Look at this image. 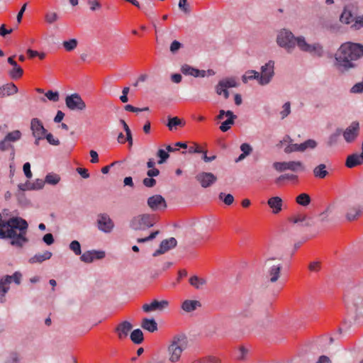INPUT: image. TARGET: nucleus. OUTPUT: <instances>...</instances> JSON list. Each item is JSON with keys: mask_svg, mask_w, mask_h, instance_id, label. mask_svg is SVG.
Listing matches in <instances>:
<instances>
[{"mask_svg": "<svg viewBox=\"0 0 363 363\" xmlns=\"http://www.w3.org/2000/svg\"><path fill=\"white\" fill-rule=\"evenodd\" d=\"M105 255V252L103 250H88L81 255L80 259L85 263H91L95 259L104 258Z\"/></svg>", "mask_w": 363, "mask_h": 363, "instance_id": "nucleus-18", "label": "nucleus"}, {"mask_svg": "<svg viewBox=\"0 0 363 363\" xmlns=\"http://www.w3.org/2000/svg\"><path fill=\"white\" fill-rule=\"evenodd\" d=\"M6 363H18V355L16 352L10 354L9 357L6 361Z\"/></svg>", "mask_w": 363, "mask_h": 363, "instance_id": "nucleus-64", "label": "nucleus"}, {"mask_svg": "<svg viewBox=\"0 0 363 363\" xmlns=\"http://www.w3.org/2000/svg\"><path fill=\"white\" fill-rule=\"evenodd\" d=\"M340 21L342 23H346V24H351V26L355 22V20L357 18H354L351 11L345 9L341 16H340Z\"/></svg>", "mask_w": 363, "mask_h": 363, "instance_id": "nucleus-37", "label": "nucleus"}, {"mask_svg": "<svg viewBox=\"0 0 363 363\" xmlns=\"http://www.w3.org/2000/svg\"><path fill=\"white\" fill-rule=\"evenodd\" d=\"M296 38L290 30L287 29H281L277 35V45L285 49L288 52H291L296 46Z\"/></svg>", "mask_w": 363, "mask_h": 363, "instance_id": "nucleus-7", "label": "nucleus"}, {"mask_svg": "<svg viewBox=\"0 0 363 363\" xmlns=\"http://www.w3.org/2000/svg\"><path fill=\"white\" fill-rule=\"evenodd\" d=\"M181 71L184 75H189L195 77H204L206 76V71L194 68L188 65H183L181 68Z\"/></svg>", "mask_w": 363, "mask_h": 363, "instance_id": "nucleus-24", "label": "nucleus"}, {"mask_svg": "<svg viewBox=\"0 0 363 363\" xmlns=\"http://www.w3.org/2000/svg\"><path fill=\"white\" fill-rule=\"evenodd\" d=\"M21 138V133L18 130L10 132L5 136V138L11 143L18 141Z\"/></svg>", "mask_w": 363, "mask_h": 363, "instance_id": "nucleus-44", "label": "nucleus"}, {"mask_svg": "<svg viewBox=\"0 0 363 363\" xmlns=\"http://www.w3.org/2000/svg\"><path fill=\"white\" fill-rule=\"evenodd\" d=\"M45 184V181L41 179H37L34 182L30 183L31 190L41 189Z\"/></svg>", "mask_w": 363, "mask_h": 363, "instance_id": "nucleus-53", "label": "nucleus"}, {"mask_svg": "<svg viewBox=\"0 0 363 363\" xmlns=\"http://www.w3.org/2000/svg\"><path fill=\"white\" fill-rule=\"evenodd\" d=\"M273 167L279 172L286 170L297 172L305 169L303 164L300 161L275 162L273 163Z\"/></svg>", "mask_w": 363, "mask_h": 363, "instance_id": "nucleus-11", "label": "nucleus"}, {"mask_svg": "<svg viewBox=\"0 0 363 363\" xmlns=\"http://www.w3.org/2000/svg\"><path fill=\"white\" fill-rule=\"evenodd\" d=\"M28 228L27 222L21 218L2 219L0 214V238H11V244L21 247L27 241L25 237Z\"/></svg>", "mask_w": 363, "mask_h": 363, "instance_id": "nucleus-2", "label": "nucleus"}, {"mask_svg": "<svg viewBox=\"0 0 363 363\" xmlns=\"http://www.w3.org/2000/svg\"><path fill=\"white\" fill-rule=\"evenodd\" d=\"M317 143L313 140H308L299 145L301 151H304L308 148L313 149L316 147Z\"/></svg>", "mask_w": 363, "mask_h": 363, "instance_id": "nucleus-48", "label": "nucleus"}, {"mask_svg": "<svg viewBox=\"0 0 363 363\" xmlns=\"http://www.w3.org/2000/svg\"><path fill=\"white\" fill-rule=\"evenodd\" d=\"M155 223L154 215L143 213L134 216L130 221V227L134 230H145L152 227Z\"/></svg>", "mask_w": 363, "mask_h": 363, "instance_id": "nucleus-8", "label": "nucleus"}, {"mask_svg": "<svg viewBox=\"0 0 363 363\" xmlns=\"http://www.w3.org/2000/svg\"><path fill=\"white\" fill-rule=\"evenodd\" d=\"M337 209L345 213V218L349 221L357 220L362 213V206L352 199H348L340 203Z\"/></svg>", "mask_w": 363, "mask_h": 363, "instance_id": "nucleus-5", "label": "nucleus"}, {"mask_svg": "<svg viewBox=\"0 0 363 363\" xmlns=\"http://www.w3.org/2000/svg\"><path fill=\"white\" fill-rule=\"evenodd\" d=\"M238 115H217L214 118L216 123H220V130L222 132H227L235 123Z\"/></svg>", "mask_w": 363, "mask_h": 363, "instance_id": "nucleus-15", "label": "nucleus"}, {"mask_svg": "<svg viewBox=\"0 0 363 363\" xmlns=\"http://www.w3.org/2000/svg\"><path fill=\"white\" fill-rule=\"evenodd\" d=\"M240 150H242V153L247 156L249 155L252 150L251 146L247 143H242L240 145Z\"/></svg>", "mask_w": 363, "mask_h": 363, "instance_id": "nucleus-63", "label": "nucleus"}, {"mask_svg": "<svg viewBox=\"0 0 363 363\" xmlns=\"http://www.w3.org/2000/svg\"><path fill=\"white\" fill-rule=\"evenodd\" d=\"M157 156L160 157L157 163L162 164L166 162V160L169 157V155L167 151H165L162 149H159L157 152Z\"/></svg>", "mask_w": 363, "mask_h": 363, "instance_id": "nucleus-46", "label": "nucleus"}, {"mask_svg": "<svg viewBox=\"0 0 363 363\" xmlns=\"http://www.w3.org/2000/svg\"><path fill=\"white\" fill-rule=\"evenodd\" d=\"M47 100L51 102H58L60 100V94L57 91L49 90L45 93L44 96L40 98L41 102L45 103Z\"/></svg>", "mask_w": 363, "mask_h": 363, "instance_id": "nucleus-30", "label": "nucleus"}, {"mask_svg": "<svg viewBox=\"0 0 363 363\" xmlns=\"http://www.w3.org/2000/svg\"><path fill=\"white\" fill-rule=\"evenodd\" d=\"M185 121L178 117L168 118L167 126L170 130H176L178 126L183 127L185 125Z\"/></svg>", "mask_w": 363, "mask_h": 363, "instance_id": "nucleus-34", "label": "nucleus"}, {"mask_svg": "<svg viewBox=\"0 0 363 363\" xmlns=\"http://www.w3.org/2000/svg\"><path fill=\"white\" fill-rule=\"evenodd\" d=\"M132 329V324L130 322L125 320L117 325V327L115 328V332L117 333V335L120 340H123L127 338L129 333Z\"/></svg>", "mask_w": 363, "mask_h": 363, "instance_id": "nucleus-21", "label": "nucleus"}, {"mask_svg": "<svg viewBox=\"0 0 363 363\" xmlns=\"http://www.w3.org/2000/svg\"><path fill=\"white\" fill-rule=\"evenodd\" d=\"M301 147L298 144H291L285 147L284 151L286 153H290L296 151H301Z\"/></svg>", "mask_w": 363, "mask_h": 363, "instance_id": "nucleus-61", "label": "nucleus"}, {"mask_svg": "<svg viewBox=\"0 0 363 363\" xmlns=\"http://www.w3.org/2000/svg\"><path fill=\"white\" fill-rule=\"evenodd\" d=\"M47 23L51 24L55 23L58 19V16L55 12H47L45 16Z\"/></svg>", "mask_w": 363, "mask_h": 363, "instance_id": "nucleus-52", "label": "nucleus"}, {"mask_svg": "<svg viewBox=\"0 0 363 363\" xmlns=\"http://www.w3.org/2000/svg\"><path fill=\"white\" fill-rule=\"evenodd\" d=\"M22 274L20 272H16L12 275H6L1 279L3 280L6 284H10L14 282L16 284L19 285L21 282Z\"/></svg>", "mask_w": 363, "mask_h": 363, "instance_id": "nucleus-27", "label": "nucleus"}, {"mask_svg": "<svg viewBox=\"0 0 363 363\" xmlns=\"http://www.w3.org/2000/svg\"><path fill=\"white\" fill-rule=\"evenodd\" d=\"M60 179V178L58 175L49 174L46 176L45 182L50 184H57Z\"/></svg>", "mask_w": 363, "mask_h": 363, "instance_id": "nucleus-54", "label": "nucleus"}, {"mask_svg": "<svg viewBox=\"0 0 363 363\" xmlns=\"http://www.w3.org/2000/svg\"><path fill=\"white\" fill-rule=\"evenodd\" d=\"M9 285L6 284L3 280H0V301L1 303L4 302V296L5 294L9 291Z\"/></svg>", "mask_w": 363, "mask_h": 363, "instance_id": "nucleus-47", "label": "nucleus"}, {"mask_svg": "<svg viewBox=\"0 0 363 363\" xmlns=\"http://www.w3.org/2000/svg\"><path fill=\"white\" fill-rule=\"evenodd\" d=\"M274 74V62L269 60L261 67V72H259V84L260 85L268 84Z\"/></svg>", "mask_w": 363, "mask_h": 363, "instance_id": "nucleus-10", "label": "nucleus"}, {"mask_svg": "<svg viewBox=\"0 0 363 363\" xmlns=\"http://www.w3.org/2000/svg\"><path fill=\"white\" fill-rule=\"evenodd\" d=\"M363 57V45L346 42L342 43L335 54L336 67L342 72L357 67V62Z\"/></svg>", "mask_w": 363, "mask_h": 363, "instance_id": "nucleus-1", "label": "nucleus"}, {"mask_svg": "<svg viewBox=\"0 0 363 363\" xmlns=\"http://www.w3.org/2000/svg\"><path fill=\"white\" fill-rule=\"evenodd\" d=\"M196 181L203 188H208L215 184L217 177L211 172H201L195 177Z\"/></svg>", "mask_w": 363, "mask_h": 363, "instance_id": "nucleus-16", "label": "nucleus"}, {"mask_svg": "<svg viewBox=\"0 0 363 363\" xmlns=\"http://www.w3.org/2000/svg\"><path fill=\"white\" fill-rule=\"evenodd\" d=\"M238 83L235 77H227L221 79L216 87V93L218 95H223L225 99L229 96L228 88L238 86Z\"/></svg>", "mask_w": 363, "mask_h": 363, "instance_id": "nucleus-13", "label": "nucleus"}, {"mask_svg": "<svg viewBox=\"0 0 363 363\" xmlns=\"http://www.w3.org/2000/svg\"><path fill=\"white\" fill-rule=\"evenodd\" d=\"M178 6L179 9L184 13H189L190 12L189 6L187 4V0H179Z\"/></svg>", "mask_w": 363, "mask_h": 363, "instance_id": "nucleus-59", "label": "nucleus"}, {"mask_svg": "<svg viewBox=\"0 0 363 363\" xmlns=\"http://www.w3.org/2000/svg\"><path fill=\"white\" fill-rule=\"evenodd\" d=\"M141 327L144 330H146L150 333H154V332L157 331L158 329L157 323L153 318H152V319L144 318L142 320Z\"/></svg>", "mask_w": 363, "mask_h": 363, "instance_id": "nucleus-29", "label": "nucleus"}, {"mask_svg": "<svg viewBox=\"0 0 363 363\" xmlns=\"http://www.w3.org/2000/svg\"><path fill=\"white\" fill-rule=\"evenodd\" d=\"M69 249L74 252L76 255H79L82 253L80 243L77 240H73L69 244Z\"/></svg>", "mask_w": 363, "mask_h": 363, "instance_id": "nucleus-51", "label": "nucleus"}, {"mask_svg": "<svg viewBox=\"0 0 363 363\" xmlns=\"http://www.w3.org/2000/svg\"><path fill=\"white\" fill-rule=\"evenodd\" d=\"M363 164V156L359 153H354L347 156L345 166L348 168H354Z\"/></svg>", "mask_w": 363, "mask_h": 363, "instance_id": "nucleus-23", "label": "nucleus"}, {"mask_svg": "<svg viewBox=\"0 0 363 363\" xmlns=\"http://www.w3.org/2000/svg\"><path fill=\"white\" fill-rule=\"evenodd\" d=\"M130 337L131 341L135 344H140L144 340L143 333L140 329L133 330L130 335Z\"/></svg>", "mask_w": 363, "mask_h": 363, "instance_id": "nucleus-38", "label": "nucleus"}, {"mask_svg": "<svg viewBox=\"0 0 363 363\" xmlns=\"http://www.w3.org/2000/svg\"><path fill=\"white\" fill-rule=\"evenodd\" d=\"M159 230H156L155 232H152L148 235L147 237L143 238H138L137 242L138 243H142V242H146L150 240H152L156 238V236L159 234Z\"/></svg>", "mask_w": 363, "mask_h": 363, "instance_id": "nucleus-55", "label": "nucleus"}, {"mask_svg": "<svg viewBox=\"0 0 363 363\" xmlns=\"http://www.w3.org/2000/svg\"><path fill=\"white\" fill-rule=\"evenodd\" d=\"M119 124L121 125H122V127L123 128V129L126 133V140L128 142L129 145L131 146L133 145V138H132L131 130H130L129 126L128 125V124L125 123V121L124 120H120Z\"/></svg>", "mask_w": 363, "mask_h": 363, "instance_id": "nucleus-43", "label": "nucleus"}, {"mask_svg": "<svg viewBox=\"0 0 363 363\" xmlns=\"http://www.w3.org/2000/svg\"><path fill=\"white\" fill-rule=\"evenodd\" d=\"M359 123L357 121H354L342 132V136L347 143H352L357 140L359 135Z\"/></svg>", "mask_w": 363, "mask_h": 363, "instance_id": "nucleus-12", "label": "nucleus"}, {"mask_svg": "<svg viewBox=\"0 0 363 363\" xmlns=\"http://www.w3.org/2000/svg\"><path fill=\"white\" fill-rule=\"evenodd\" d=\"M259 72L255 70H248L242 77L244 83H247L249 80L257 79L259 82Z\"/></svg>", "mask_w": 363, "mask_h": 363, "instance_id": "nucleus-40", "label": "nucleus"}, {"mask_svg": "<svg viewBox=\"0 0 363 363\" xmlns=\"http://www.w3.org/2000/svg\"><path fill=\"white\" fill-rule=\"evenodd\" d=\"M23 172L28 179L32 177V172L30 171V164L29 162H26L23 167Z\"/></svg>", "mask_w": 363, "mask_h": 363, "instance_id": "nucleus-62", "label": "nucleus"}, {"mask_svg": "<svg viewBox=\"0 0 363 363\" xmlns=\"http://www.w3.org/2000/svg\"><path fill=\"white\" fill-rule=\"evenodd\" d=\"M52 257V252L50 251H45L43 253H38L35 255L33 257H32L29 259V262L31 264L34 263H40L45 260L50 259Z\"/></svg>", "mask_w": 363, "mask_h": 363, "instance_id": "nucleus-32", "label": "nucleus"}, {"mask_svg": "<svg viewBox=\"0 0 363 363\" xmlns=\"http://www.w3.org/2000/svg\"><path fill=\"white\" fill-rule=\"evenodd\" d=\"M31 130L33 131V136L37 138V140L44 138L46 130L37 118L32 120Z\"/></svg>", "mask_w": 363, "mask_h": 363, "instance_id": "nucleus-22", "label": "nucleus"}, {"mask_svg": "<svg viewBox=\"0 0 363 363\" xmlns=\"http://www.w3.org/2000/svg\"><path fill=\"white\" fill-rule=\"evenodd\" d=\"M78 45L77 39L72 38L69 40H65L62 43L63 48L67 52L74 50Z\"/></svg>", "mask_w": 363, "mask_h": 363, "instance_id": "nucleus-42", "label": "nucleus"}, {"mask_svg": "<svg viewBox=\"0 0 363 363\" xmlns=\"http://www.w3.org/2000/svg\"><path fill=\"white\" fill-rule=\"evenodd\" d=\"M65 102L69 111L81 112L86 110V103L77 93L67 95Z\"/></svg>", "mask_w": 363, "mask_h": 363, "instance_id": "nucleus-9", "label": "nucleus"}, {"mask_svg": "<svg viewBox=\"0 0 363 363\" xmlns=\"http://www.w3.org/2000/svg\"><path fill=\"white\" fill-rule=\"evenodd\" d=\"M186 338L183 335H178L173 337L167 348L169 359L172 362H177L186 347Z\"/></svg>", "mask_w": 363, "mask_h": 363, "instance_id": "nucleus-3", "label": "nucleus"}, {"mask_svg": "<svg viewBox=\"0 0 363 363\" xmlns=\"http://www.w3.org/2000/svg\"><path fill=\"white\" fill-rule=\"evenodd\" d=\"M11 148H13V145L5 138H4V140L0 141V150L5 151Z\"/></svg>", "mask_w": 363, "mask_h": 363, "instance_id": "nucleus-58", "label": "nucleus"}, {"mask_svg": "<svg viewBox=\"0 0 363 363\" xmlns=\"http://www.w3.org/2000/svg\"><path fill=\"white\" fill-rule=\"evenodd\" d=\"M88 4L89 5L90 10L92 11H95L101 7V4L99 0H89Z\"/></svg>", "mask_w": 363, "mask_h": 363, "instance_id": "nucleus-56", "label": "nucleus"}, {"mask_svg": "<svg viewBox=\"0 0 363 363\" xmlns=\"http://www.w3.org/2000/svg\"><path fill=\"white\" fill-rule=\"evenodd\" d=\"M147 206L154 211L167 208L165 199L160 194L153 195L147 199Z\"/></svg>", "mask_w": 363, "mask_h": 363, "instance_id": "nucleus-17", "label": "nucleus"}, {"mask_svg": "<svg viewBox=\"0 0 363 363\" xmlns=\"http://www.w3.org/2000/svg\"><path fill=\"white\" fill-rule=\"evenodd\" d=\"M292 220L294 223H301L303 226H309L313 224L312 218L304 214H298L294 216Z\"/></svg>", "mask_w": 363, "mask_h": 363, "instance_id": "nucleus-33", "label": "nucleus"}, {"mask_svg": "<svg viewBox=\"0 0 363 363\" xmlns=\"http://www.w3.org/2000/svg\"><path fill=\"white\" fill-rule=\"evenodd\" d=\"M96 225L100 231L109 233L114 228V223L107 213H99L97 216Z\"/></svg>", "mask_w": 363, "mask_h": 363, "instance_id": "nucleus-14", "label": "nucleus"}, {"mask_svg": "<svg viewBox=\"0 0 363 363\" xmlns=\"http://www.w3.org/2000/svg\"><path fill=\"white\" fill-rule=\"evenodd\" d=\"M169 306V302L166 300L157 301L154 300L150 303H145L143 306V310L149 313L151 311H162Z\"/></svg>", "mask_w": 363, "mask_h": 363, "instance_id": "nucleus-20", "label": "nucleus"}, {"mask_svg": "<svg viewBox=\"0 0 363 363\" xmlns=\"http://www.w3.org/2000/svg\"><path fill=\"white\" fill-rule=\"evenodd\" d=\"M177 241L174 238H170L162 240L160 245L159 249L153 253V257L164 254L171 249L174 248L177 246Z\"/></svg>", "mask_w": 363, "mask_h": 363, "instance_id": "nucleus-19", "label": "nucleus"}, {"mask_svg": "<svg viewBox=\"0 0 363 363\" xmlns=\"http://www.w3.org/2000/svg\"><path fill=\"white\" fill-rule=\"evenodd\" d=\"M296 46L301 52L308 53L315 57H321L324 55L323 46L320 43H310L303 35L297 36Z\"/></svg>", "mask_w": 363, "mask_h": 363, "instance_id": "nucleus-6", "label": "nucleus"}, {"mask_svg": "<svg viewBox=\"0 0 363 363\" xmlns=\"http://www.w3.org/2000/svg\"><path fill=\"white\" fill-rule=\"evenodd\" d=\"M143 184H144V186H145L146 187H149V188H151V187H153L155 186L156 184V180L155 179H153L152 177H147V178H145L143 180Z\"/></svg>", "mask_w": 363, "mask_h": 363, "instance_id": "nucleus-60", "label": "nucleus"}, {"mask_svg": "<svg viewBox=\"0 0 363 363\" xmlns=\"http://www.w3.org/2000/svg\"><path fill=\"white\" fill-rule=\"evenodd\" d=\"M257 305L255 303L252 304H246L245 308L242 309V311L240 313V315L242 317H252L256 314L257 312Z\"/></svg>", "mask_w": 363, "mask_h": 363, "instance_id": "nucleus-35", "label": "nucleus"}, {"mask_svg": "<svg viewBox=\"0 0 363 363\" xmlns=\"http://www.w3.org/2000/svg\"><path fill=\"white\" fill-rule=\"evenodd\" d=\"M201 306V303L196 300H186L182 304V308L186 312H191Z\"/></svg>", "mask_w": 363, "mask_h": 363, "instance_id": "nucleus-31", "label": "nucleus"}, {"mask_svg": "<svg viewBox=\"0 0 363 363\" xmlns=\"http://www.w3.org/2000/svg\"><path fill=\"white\" fill-rule=\"evenodd\" d=\"M363 28V16L357 17L355 22L351 26L353 30H359Z\"/></svg>", "mask_w": 363, "mask_h": 363, "instance_id": "nucleus-57", "label": "nucleus"}, {"mask_svg": "<svg viewBox=\"0 0 363 363\" xmlns=\"http://www.w3.org/2000/svg\"><path fill=\"white\" fill-rule=\"evenodd\" d=\"M340 134V130H337L336 133L331 134L327 141V145L329 147H333L337 145Z\"/></svg>", "mask_w": 363, "mask_h": 363, "instance_id": "nucleus-45", "label": "nucleus"}, {"mask_svg": "<svg viewBox=\"0 0 363 363\" xmlns=\"http://www.w3.org/2000/svg\"><path fill=\"white\" fill-rule=\"evenodd\" d=\"M124 109H125V111H128V112H145V111H150L149 107H147V106L138 108V107L133 106L131 105L125 106Z\"/></svg>", "mask_w": 363, "mask_h": 363, "instance_id": "nucleus-50", "label": "nucleus"}, {"mask_svg": "<svg viewBox=\"0 0 363 363\" xmlns=\"http://www.w3.org/2000/svg\"><path fill=\"white\" fill-rule=\"evenodd\" d=\"M23 74V69L16 64V66H13V69L9 71V75L12 79H16L22 77Z\"/></svg>", "mask_w": 363, "mask_h": 363, "instance_id": "nucleus-41", "label": "nucleus"}, {"mask_svg": "<svg viewBox=\"0 0 363 363\" xmlns=\"http://www.w3.org/2000/svg\"><path fill=\"white\" fill-rule=\"evenodd\" d=\"M296 201L300 206H307L311 203V199L308 194L302 193L296 196Z\"/></svg>", "mask_w": 363, "mask_h": 363, "instance_id": "nucleus-39", "label": "nucleus"}, {"mask_svg": "<svg viewBox=\"0 0 363 363\" xmlns=\"http://www.w3.org/2000/svg\"><path fill=\"white\" fill-rule=\"evenodd\" d=\"M18 91V89L13 83H8L0 86V98L13 95Z\"/></svg>", "mask_w": 363, "mask_h": 363, "instance_id": "nucleus-25", "label": "nucleus"}, {"mask_svg": "<svg viewBox=\"0 0 363 363\" xmlns=\"http://www.w3.org/2000/svg\"><path fill=\"white\" fill-rule=\"evenodd\" d=\"M264 276L270 283H276L280 276L283 263L279 258H269L264 263Z\"/></svg>", "mask_w": 363, "mask_h": 363, "instance_id": "nucleus-4", "label": "nucleus"}, {"mask_svg": "<svg viewBox=\"0 0 363 363\" xmlns=\"http://www.w3.org/2000/svg\"><path fill=\"white\" fill-rule=\"evenodd\" d=\"M267 204L272 208V213L277 214L282 210L283 201L279 196H273L267 201Z\"/></svg>", "mask_w": 363, "mask_h": 363, "instance_id": "nucleus-26", "label": "nucleus"}, {"mask_svg": "<svg viewBox=\"0 0 363 363\" xmlns=\"http://www.w3.org/2000/svg\"><path fill=\"white\" fill-rule=\"evenodd\" d=\"M206 279L199 277L196 275L192 276L189 279V284L196 289H201L206 284Z\"/></svg>", "mask_w": 363, "mask_h": 363, "instance_id": "nucleus-36", "label": "nucleus"}, {"mask_svg": "<svg viewBox=\"0 0 363 363\" xmlns=\"http://www.w3.org/2000/svg\"><path fill=\"white\" fill-rule=\"evenodd\" d=\"M219 199L223 200V202L228 206L231 205L234 201V197L230 194H225L224 193L221 192L219 194Z\"/></svg>", "mask_w": 363, "mask_h": 363, "instance_id": "nucleus-49", "label": "nucleus"}, {"mask_svg": "<svg viewBox=\"0 0 363 363\" xmlns=\"http://www.w3.org/2000/svg\"><path fill=\"white\" fill-rule=\"evenodd\" d=\"M313 175L318 179H325L329 172L327 169V166L325 164H320L316 166L313 170Z\"/></svg>", "mask_w": 363, "mask_h": 363, "instance_id": "nucleus-28", "label": "nucleus"}]
</instances>
